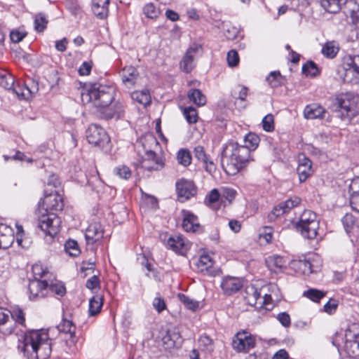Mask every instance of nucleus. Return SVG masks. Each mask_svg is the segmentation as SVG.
<instances>
[{
    "instance_id": "f257e3e1",
    "label": "nucleus",
    "mask_w": 359,
    "mask_h": 359,
    "mask_svg": "<svg viewBox=\"0 0 359 359\" xmlns=\"http://www.w3.org/2000/svg\"><path fill=\"white\" fill-rule=\"evenodd\" d=\"M114 93L115 89L112 86L93 83L82 90L81 98L84 104H92L107 118H118L124 111V107L118 101L111 104Z\"/></svg>"
},
{
    "instance_id": "2eb2a0df",
    "label": "nucleus",
    "mask_w": 359,
    "mask_h": 359,
    "mask_svg": "<svg viewBox=\"0 0 359 359\" xmlns=\"http://www.w3.org/2000/svg\"><path fill=\"white\" fill-rule=\"evenodd\" d=\"M179 200L182 202L189 200L196 194V187L192 181L181 180L176 184Z\"/></svg>"
},
{
    "instance_id": "a878e982",
    "label": "nucleus",
    "mask_w": 359,
    "mask_h": 359,
    "mask_svg": "<svg viewBox=\"0 0 359 359\" xmlns=\"http://www.w3.org/2000/svg\"><path fill=\"white\" fill-rule=\"evenodd\" d=\"M162 341L167 348H172L181 345L182 338L179 332L174 329L168 330L163 337Z\"/></svg>"
},
{
    "instance_id": "2f4dec72",
    "label": "nucleus",
    "mask_w": 359,
    "mask_h": 359,
    "mask_svg": "<svg viewBox=\"0 0 359 359\" xmlns=\"http://www.w3.org/2000/svg\"><path fill=\"white\" fill-rule=\"evenodd\" d=\"M266 264L269 270L276 273L285 266L284 259L278 255L269 257L266 260Z\"/></svg>"
},
{
    "instance_id": "c9c22d12",
    "label": "nucleus",
    "mask_w": 359,
    "mask_h": 359,
    "mask_svg": "<svg viewBox=\"0 0 359 359\" xmlns=\"http://www.w3.org/2000/svg\"><path fill=\"white\" fill-rule=\"evenodd\" d=\"M48 295L57 294L62 297L66 293V288L63 283L57 280H48Z\"/></svg>"
},
{
    "instance_id": "4468645a",
    "label": "nucleus",
    "mask_w": 359,
    "mask_h": 359,
    "mask_svg": "<svg viewBox=\"0 0 359 359\" xmlns=\"http://www.w3.org/2000/svg\"><path fill=\"white\" fill-rule=\"evenodd\" d=\"M301 202L298 197H294L287 200L285 202L280 203L275 206L271 212L268 215V219L270 222L276 220L278 217L288 212L291 209L297 206Z\"/></svg>"
},
{
    "instance_id": "4be33fe9",
    "label": "nucleus",
    "mask_w": 359,
    "mask_h": 359,
    "mask_svg": "<svg viewBox=\"0 0 359 359\" xmlns=\"http://www.w3.org/2000/svg\"><path fill=\"white\" fill-rule=\"evenodd\" d=\"M123 83L128 88H132L139 77V72L133 66L124 67L121 72Z\"/></svg>"
},
{
    "instance_id": "bf43d9fd",
    "label": "nucleus",
    "mask_w": 359,
    "mask_h": 359,
    "mask_svg": "<svg viewBox=\"0 0 359 359\" xmlns=\"http://www.w3.org/2000/svg\"><path fill=\"white\" fill-rule=\"evenodd\" d=\"M263 129L266 132H271L274 130V118L271 114H269L262 119Z\"/></svg>"
},
{
    "instance_id": "f03ea898",
    "label": "nucleus",
    "mask_w": 359,
    "mask_h": 359,
    "mask_svg": "<svg viewBox=\"0 0 359 359\" xmlns=\"http://www.w3.org/2000/svg\"><path fill=\"white\" fill-rule=\"evenodd\" d=\"M64 204L62 196L57 193H51L44 197L39 203L36 215L38 227L51 237L60 231L61 220L52 211L62 210Z\"/></svg>"
},
{
    "instance_id": "f704fd0d",
    "label": "nucleus",
    "mask_w": 359,
    "mask_h": 359,
    "mask_svg": "<svg viewBox=\"0 0 359 359\" xmlns=\"http://www.w3.org/2000/svg\"><path fill=\"white\" fill-rule=\"evenodd\" d=\"M167 247L177 253L183 255L186 252L185 244L181 237L169 238L167 241Z\"/></svg>"
},
{
    "instance_id": "4c0bfd02",
    "label": "nucleus",
    "mask_w": 359,
    "mask_h": 359,
    "mask_svg": "<svg viewBox=\"0 0 359 359\" xmlns=\"http://www.w3.org/2000/svg\"><path fill=\"white\" fill-rule=\"evenodd\" d=\"M259 137L255 133H250L245 136L243 147H246L249 150V153L254 151L259 143Z\"/></svg>"
},
{
    "instance_id": "774afa93",
    "label": "nucleus",
    "mask_w": 359,
    "mask_h": 359,
    "mask_svg": "<svg viewBox=\"0 0 359 359\" xmlns=\"http://www.w3.org/2000/svg\"><path fill=\"white\" fill-rule=\"evenodd\" d=\"M349 196L359 194V177L351 181L348 189Z\"/></svg>"
},
{
    "instance_id": "e433bc0d",
    "label": "nucleus",
    "mask_w": 359,
    "mask_h": 359,
    "mask_svg": "<svg viewBox=\"0 0 359 359\" xmlns=\"http://www.w3.org/2000/svg\"><path fill=\"white\" fill-rule=\"evenodd\" d=\"M188 98L197 106H203L206 103L205 95L198 89H191L188 93Z\"/></svg>"
},
{
    "instance_id": "f8f14e48",
    "label": "nucleus",
    "mask_w": 359,
    "mask_h": 359,
    "mask_svg": "<svg viewBox=\"0 0 359 359\" xmlns=\"http://www.w3.org/2000/svg\"><path fill=\"white\" fill-rule=\"evenodd\" d=\"M86 138L90 144L100 147H104L110 141L104 129L95 124L90 125L87 129Z\"/></svg>"
},
{
    "instance_id": "1a4fd4ad",
    "label": "nucleus",
    "mask_w": 359,
    "mask_h": 359,
    "mask_svg": "<svg viewBox=\"0 0 359 359\" xmlns=\"http://www.w3.org/2000/svg\"><path fill=\"white\" fill-rule=\"evenodd\" d=\"M344 83H359V55H349L344 59L342 70L339 72Z\"/></svg>"
},
{
    "instance_id": "c85d7f7f",
    "label": "nucleus",
    "mask_w": 359,
    "mask_h": 359,
    "mask_svg": "<svg viewBox=\"0 0 359 359\" xmlns=\"http://www.w3.org/2000/svg\"><path fill=\"white\" fill-rule=\"evenodd\" d=\"M325 112L326 111L323 107L313 104L305 107L304 114L307 119H315L323 118Z\"/></svg>"
},
{
    "instance_id": "9b49d317",
    "label": "nucleus",
    "mask_w": 359,
    "mask_h": 359,
    "mask_svg": "<svg viewBox=\"0 0 359 359\" xmlns=\"http://www.w3.org/2000/svg\"><path fill=\"white\" fill-rule=\"evenodd\" d=\"M256 340L250 332L242 330L238 332L233 337L231 346L238 353H248L255 346Z\"/></svg>"
},
{
    "instance_id": "a19ab883",
    "label": "nucleus",
    "mask_w": 359,
    "mask_h": 359,
    "mask_svg": "<svg viewBox=\"0 0 359 359\" xmlns=\"http://www.w3.org/2000/svg\"><path fill=\"white\" fill-rule=\"evenodd\" d=\"M177 160L179 164L187 167L191 163V155L187 149H180L177 154Z\"/></svg>"
},
{
    "instance_id": "69168bd1",
    "label": "nucleus",
    "mask_w": 359,
    "mask_h": 359,
    "mask_svg": "<svg viewBox=\"0 0 359 359\" xmlns=\"http://www.w3.org/2000/svg\"><path fill=\"white\" fill-rule=\"evenodd\" d=\"M338 306L337 301L333 299H330L325 305H324V311L329 313L332 314L334 312L337 307Z\"/></svg>"
},
{
    "instance_id": "72a5a7b5",
    "label": "nucleus",
    "mask_w": 359,
    "mask_h": 359,
    "mask_svg": "<svg viewBox=\"0 0 359 359\" xmlns=\"http://www.w3.org/2000/svg\"><path fill=\"white\" fill-rule=\"evenodd\" d=\"M347 0H321L322 6L329 13H335L340 11Z\"/></svg>"
},
{
    "instance_id": "680f3d73",
    "label": "nucleus",
    "mask_w": 359,
    "mask_h": 359,
    "mask_svg": "<svg viewBox=\"0 0 359 359\" xmlns=\"http://www.w3.org/2000/svg\"><path fill=\"white\" fill-rule=\"evenodd\" d=\"M27 36V32L20 29L12 30L10 33V38L12 42L19 43Z\"/></svg>"
},
{
    "instance_id": "e2e57ef3",
    "label": "nucleus",
    "mask_w": 359,
    "mask_h": 359,
    "mask_svg": "<svg viewBox=\"0 0 359 359\" xmlns=\"http://www.w3.org/2000/svg\"><path fill=\"white\" fill-rule=\"evenodd\" d=\"M227 62L230 67H236L239 62V56L235 50H231L227 53Z\"/></svg>"
},
{
    "instance_id": "c03bdc74",
    "label": "nucleus",
    "mask_w": 359,
    "mask_h": 359,
    "mask_svg": "<svg viewBox=\"0 0 359 359\" xmlns=\"http://www.w3.org/2000/svg\"><path fill=\"white\" fill-rule=\"evenodd\" d=\"M144 14L149 18H156L161 13V11L153 3L147 4L143 8Z\"/></svg>"
},
{
    "instance_id": "5fc2aeb1",
    "label": "nucleus",
    "mask_w": 359,
    "mask_h": 359,
    "mask_svg": "<svg viewBox=\"0 0 359 359\" xmlns=\"http://www.w3.org/2000/svg\"><path fill=\"white\" fill-rule=\"evenodd\" d=\"M114 172L121 179L128 180L131 177V171L126 165H119L114 168Z\"/></svg>"
},
{
    "instance_id": "aec40b11",
    "label": "nucleus",
    "mask_w": 359,
    "mask_h": 359,
    "mask_svg": "<svg viewBox=\"0 0 359 359\" xmlns=\"http://www.w3.org/2000/svg\"><path fill=\"white\" fill-rule=\"evenodd\" d=\"M242 287V280L233 276H226L222 279L221 283V287L224 293L226 295H231L239 291Z\"/></svg>"
},
{
    "instance_id": "20e7f679",
    "label": "nucleus",
    "mask_w": 359,
    "mask_h": 359,
    "mask_svg": "<svg viewBox=\"0 0 359 359\" xmlns=\"http://www.w3.org/2000/svg\"><path fill=\"white\" fill-rule=\"evenodd\" d=\"M253 161L249 150L237 142H230L223 148L221 164L229 175L237 174Z\"/></svg>"
},
{
    "instance_id": "473e14b6",
    "label": "nucleus",
    "mask_w": 359,
    "mask_h": 359,
    "mask_svg": "<svg viewBox=\"0 0 359 359\" xmlns=\"http://www.w3.org/2000/svg\"><path fill=\"white\" fill-rule=\"evenodd\" d=\"M205 203L214 210H218L222 203V196L217 189H212L205 197Z\"/></svg>"
},
{
    "instance_id": "09e8293b",
    "label": "nucleus",
    "mask_w": 359,
    "mask_h": 359,
    "mask_svg": "<svg viewBox=\"0 0 359 359\" xmlns=\"http://www.w3.org/2000/svg\"><path fill=\"white\" fill-rule=\"evenodd\" d=\"M325 295V293L324 292L316 289H309L304 292V296L315 302H318L320 299L324 297Z\"/></svg>"
},
{
    "instance_id": "dca6fc26",
    "label": "nucleus",
    "mask_w": 359,
    "mask_h": 359,
    "mask_svg": "<svg viewBox=\"0 0 359 359\" xmlns=\"http://www.w3.org/2000/svg\"><path fill=\"white\" fill-rule=\"evenodd\" d=\"M201 49V46L198 44H193L188 48L180 62V68L183 72L186 73L191 72L194 67V57Z\"/></svg>"
},
{
    "instance_id": "412c9836",
    "label": "nucleus",
    "mask_w": 359,
    "mask_h": 359,
    "mask_svg": "<svg viewBox=\"0 0 359 359\" xmlns=\"http://www.w3.org/2000/svg\"><path fill=\"white\" fill-rule=\"evenodd\" d=\"M194 156L200 161L203 162L205 169L209 173H212L216 170V166L214 162L206 154L204 148L202 146H196L194 149Z\"/></svg>"
},
{
    "instance_id": "bb28decb",
    "label": "nucleus",
    "mask_w": 359,
    "mask_h": 359,
    "mask_svg": "<svg viewBox=\"0 0 359 359\" xmlns=\"http://www.w3.org/2000/svg\"><path fill=\"white\" fill-rule=\"evenodd\" d=\"M182 227L187 232H196L200 228L198 218L194 214L186 212L184 213Z\"/></svg>"
},
{
    "instance_id": "393cba45",
    "label": "nucleus",
    "mask_w": 359,
    "mask_h": 359,
    "mask_svg": "<svg viewBox=\"0 0 359 359\" xmlns=\"http://www.w3.org/2000/svg\"><path fill=\"white\" fill-rule=\"evenodd\" d=\"M297 171L299 181L301 182H304L313 172L311 161L304 156L303 158H299V163L297 166Z\"/></svg>"
},
{
    "instance_id": "0e129e2a",
    "label": "nucleus",
    "mask_w": 359,
    "mask_h": 359,
    "mask_svg": "<svg viewBox=\"0 0 359 359\" xmlns=\"http://www.w3.org/2000/svg\"><path fill=\"white\" fill-rule=\"evenodd\" d=\"M277 319L285 327H288L290 326L291 320L288 313L285 312L280 313L277 316Z\"/></svg>"
},
{
    "instance_id": "ddd939ff",
    "label": "nucleus",
    "mask_w": 359,
    "mask_h": 359,
    "mask_svg": "<svg viewBox=\"0 0 359 359\" xmlns=\"http://www.w3.org/2000/svg\"><path fill=\"white\" fill-rule=\"evenodd\" d=\"M29 297L31 300H37L48 295V280H30L28 285Z\"/></svg>"
},
{
    "instance_id": "6e6552de",
    "label": "nucleus",
    "mask_w": 359,
    "mask_h": 359,
    "mask_svg": "<svg viewBox=\"0 0 359 359\" xmlns=\"http://www.w3.org/2000/svg\"><path fill=\"white\" fill-rule=\"evenodd\" d=\"M358 97L351 93L339 95L336 98V105L341 114V119L351 120L358 113Z\"/></svg>"
},
{
    "instance_id": "13d9d810",
    "label": "nucleus",
    "mask_w": 359,
    "mask_h": 359,
    "mask_svg": "<svg viewBox=\"0 0 359 359\" xmlns=\"http://www.w3.org/2000/svg\"><path fill=\"white\" fill-rule=\"evenodd\" d=\"M32 272L34 274V279L46 278L49 273L46 269H43L40 264H34L32 266Z\"/></svg>"
},
{
    "instance_id": "5701e85b",
    "label": "nucleus",
    "mask_w": 359,
    "mask_h": 359,
    "mask_svg": "<svg viewBox=\"0 0 359 359\" xmlns=\"http://www.w3.org/2000/svg\"><path fill=\"white\" fill-rule=\"evenodd\" d=\"M14 241L13 229L6 224H0V249L8 248Z\"/></svg>"
},
{
    "instance_id": "b1692460",
    "label": "nucleus",
    "mask_w": 359,
    "mask_h": 359,
    "mask_svg": "<svg viewBox=\"0 0 359 359\" xmlns=\"http://www.w3.org/2000/svg\"><path fill=\"white\" fill-rule=\"evenodd\" d=\"M57 329L60 333L68 335L71 344H74L76 341L75 337L76 326L72 320L63 318L57 325Z\"/></svg>"
},
{
    "instance_id": "39448f33",
    "label": "nucleus",
    "mask_w": 359,
    "mask_h": 359,
    "mask_svg": "<svg viewBox=\"0 0 359 359\" xmlns=\"http://www.w3.org/2000/svg\"><path fill=\"white\" fill-rule=\"evenodd\" d=\"M143 151H138L140 167L149 172L161 170L165 165L164 159L153 149L158 147V142L152 135L140 139Z\"/></svg>"
},
{
    "instance_id": "8fccbe9b",
    "label": "nucleus",
    "mask_w": 359,
    "mask_h": 359,
    "mask_svg": "<svg viewBox=\"0 0 359 359\" xmlns=\"http://www.w3.org/2000/svg\"><path fill=\"white\" fill-rule=\"evenodd\" d=\"M338 53V48L333 42H327L322 48V53L327 57L333 58Z\"/></svg>"
},
{
    "instance_id": "9d476101",
    "label": "nucleus",
    "mask_w": 359,
    "mask_h": 359,
    "mask_svg": "<svg viewBox=\"0 0 359 359\" xmlns=\"http://www.w3.org/2000/svg\"><path fill=\"white\" fill-rule=\"evenodd\" d=\"M0 86L6 90H13L18 97L24 99H28L29 95H34L39 90L38 84L33 83L30 88L26 86L20 94L18 91L13 88L14 79L13 75L7 72L0 73Z\"/></svg>"
},
{
    "instance_id": "6e6d98bb",
    "label": "nucleus",
    "mask_w": 359,
    "mask_h": 359,
    "mask_svg": "<svg viewBox=\"0 0 359 359\" xmlns=\"http://www.w3.org/2000/svg\"><path fill=\"white\" fill-rule=\"evenodd\" d=\"M236 194V191L231 188H224L222 191V203H224L225 206L226 202L224 199L228 201V203L230 204L231 201L235 198Z\"/></svg>"
},
{
    "instance_id": "7ed1b4c3",
    "label": "nucleus",
    "mask_w": 359,
    "mask_h": 359,
    "mask_svg": "<svg viewBox=\"0 0 359 359\" xmlns=\"http://www.w3.org/2000/svg\"><path fill=\"white\" fill-rule=\"evenodd\" d=\"M53 344L45 330H32L25 334L18 345L27 359H47L51 353Z\"/></svg>"
},
{
    "instance_id": "0eeeda50",
    "label": "nucleus",
    "mask_w": 359,
    "mask_h": 359,
    "mask_svg": "<svg viewBox=\"0 0 359 359\" xmlns=\"http://www.w3.org/2000/svg\"><path fill=\"white\" fill-rule=\"evenodd\" d=\"M343 348L349 358L359 359V324L352 323L346 329Z\"/></svg>"
},
{
    "instance_id": "c756f323",
    "label": "nucleus",
    "mask_w": 359,
    "mask_h": 359,
    "mask_svg": "<svg viewBox=\"0 0 359 359\" xmlns=\"http://www.w3.org/2000/svg\"><path fill=\"white\" fill-rule=\"evenodd\" d=\"M264 289H257L253 285L248 286L245 289L246 299L250 304H259V299H262V294L263 293Z\"/></svg>"
},
{
    "instance_id": "a18cd8bd",
    "label": "nucleus",
    "mask_w": 359,
    "mask_h": 359,
    "mask_svg": "<svg viewBox=\"0 0 359 359\" xmlns=\"http://www.w3.org/2000/svg\"><path fill=\"white\" fill-rule=\"evenodd\" d=\"M302 72L307 76L315 77L318 74L319 70L315 62L309 61L303 65Z\"/></svg>"
},
{
    "instance_id": "58836bf2",
    "label": "nucleus",
    "mask_w": 359,
    "mask_h": 359,
    "mask_svg": "<svg viewBox=\"0 0 359 359\" xmlns=\"http://www.w3.org/2000/svg\"><path fill=\"white\" fill-rule=\"evenodd\" d=\"M102 304V298L101 296H93L89 301V315L93 316L100 313Z\"/></svg>"
},
{
    "instance_id": "de8ad7c7",
    "label": "nucleus",
    "mask_w": 359,
    "mask_h": 359,
    "mask_svg": "<svg viewBox=\"0 0 359 359\" xmlns=\"http://www.w3.org/2000/svg\"><path fill=\"white\" fill-rule=\"evenodd\" d=\"M65 249L67 253L71 256L76 257L80 253L78 243L74 240H68L65 243Z\"/></svg>"
},
{
    "instance_id": "7c9ffc66",
    "label": "nucleus",
    "mask_w": 359,
    "mask_h": 359,
    "mask_svg": "<svg viewBox=\"0 0 359 359\" xmlns=\"http://www.w3.org/2000/svg\"><path fill=\"white\" fill-rule=\"evenodd\" d=\"M130 97L133 101L144 107L150 104L151 102L150 93L147 89L134 91L130 94Z\"/></svg>"
},
{
    "instance_id": "49530a36",
    "label": "nucleus",
    "mask_w": 359,
    "mask_h": 359,
    "mask_svg": "<svg viewBox=\"0 0 359 359\" xmlns=\"http://www.w3.org/2000/svg\"><path fill=\"white\" fill-rule=\"evenodd\" d=\"M180 300L184 304V306L191 311H196L199 306V303L194 299L189 298L184 294H178Z\"/></svg>"
},
{
    "instance_id": "052dcab7",
    "label": "nucleus",
    "mask_w": 359,
    "mask_h": 359,
    "mask_svg": "<svg viewBox=\"0 0 359 359\" xmlns=\"http://www.w3.org/2000/svg\"><path fill=\"white\" fill-rule=\"evenodd\" d=\"M280 76L279 72H271L266 78V81L272 88H276L280 84Z\"/></svg>"
},
{
    "instance_id": "423d86ee",
    "label": "nucleus",
    "mask_w": 359,
    "mask_h": 359,
    "mask_svg": "<svg viewBox=\"0 0 359 359\" xmlns=\"http://www.w3.org/2000/svg\"><path fill=\"white\" fill-rule=\"evenodd\" d=\"M297 231L305 238L313 240L318 234L319 220L315 212L304 210L296 224Z\"/></svg>"
},
{
    "instance_id": "3c124183",
    "label": "nucleus",
    "mask_w": 359,
    "mask_h": 359,
    "mask_svg": "<svg viewBox=\"0 0 359 359\" xmlns=\"http://www.w3.org/2000/svg\"><path fill=\"white\" fill-rule=\"evenodd\" d=\"M219 28L225 33L226 37L229 39H233L236 36L237 29L236 27L230 29L228 22H222L221 25H219Z\"/></svg>"
},
{
    "instance_id": "37998d69",
    "label": "nucleus",
    "mask_w": 359,
    "mask_h": 359,
    "mask_svg": "<svg viewBox=\"0 0 359 359\" xmlns=\"http://www.w3.org/2000/svg\"><path fill=\"white\" fill-rule=\"evenodd\" d=\"M294 265L304 275H309L315 271L313 266L309 260L301 259L295 262Z\"/></svg>"
},
{
    "instance_id": "864d4df0",
    "label": "nucleus",
    "mask_w": 359,
    "mask_h": 359,
    "mask_svg": "<svg viewBox=\"0 0 359 359\" xmlns=\"http://www.w3.org/2000/svg\"><path fill=\"white\" fill-rule=\"evenodd\" d=\"M248 89L247 87L238 85L233 90L232 95L236 99L245 101L248 95Z\"/></svg>"
},
{
    "instance_id": "338daca9",
    "label": "nucleus",
    "mask_w": 359,
    "mask_h": 359,
    "mask_svg": "<svg viewBox=\"0 0 359 359\" xmlns=\"http://www.w3.org/2000/svg\"><path fill=\"white\" fill-rule=\"evenodd\" d=\"M153 306L158 313H161L165 309V303L164 299L161 297H156L153 300Z\"/></svg>"
},
{
    "instance_id": "6ab92c4d",
    "label": "nucleus",
    "mask_w": 359,
    "mask_h": 359,
    "mask_svg": "<svg viewBox=\"0 0 359 359\" xmlns=\"http://www.w3.org/2000/svg\"><path fill=\"white\" fill-rule=\"evenodd\" d=\"M15 330V323L11 319V312L0 308V332L4 335H10Z\"/></svg>"
},
{
    "instance_id": "603ef678",
    "label": "nucleus",
    "mask_w": 359,
    "mask_h": 359,
    "mask_svg": "<svg viewBox=\"0 0 359 359\" xmlns=\"http://www.w3.org/2000/svg\"><path fill=\"white\" fill-rule=\"evenodd\" d=\"M48 20L46 17L41 13L36 15L34 19V28L37 32H43L46 27Z\"/></svg>"
},
{
    "instance_id": "f3484780",
    "label": "nucleus",
    "mask_w": 359,
    "mask_h": 359,
    "mask_svg": "<svg viewBox=\"0 0 359 359\" xmlns=\"http://www.w3.org/2000/svg\"><path fill=\"white\" fill-rule=\"evenodd\" d=\"M104 229L99 222L90 224L86 230L85 238L88 245L99 242L103 237Z\"/></svg>"
},
{
    "instance_id": "79ce46f5",
    "label": "nucleus",
    "mask_w": 359,
    "mask_h": 359,
    "mask_svg": "<svg viewBox=\"0 0 359 359\" xmlns=\"http://www.w3.org/2000/svg\"><path fill=\"white\" fill-rule=\"evenodd\" d=\"M11 312V319H13L15 325L18 323L22 326H25V318L23 311L18 306L13 307Z\"/></svg>"
},
{
    "instance_id": "4d7b16f0",
    "label": "nucleus",
    "mask_w": 359,
    "mask_h": 359,
    "mask_svg": "<svg viewBox=\"0 0 359 359\" xmlns=\"http://www.w3.org/2000/svg\"><path fill=\"white\" fill-rule=\"evenodd\" d=\"M344 229L348 233L354 226L355 219L352 214L346 213L341 219Z\"/></svg>"
},
{
    "instance_id": "a211bd4d",
    "label": "nucleus",
    "mask_w": 359,
    "mask_h": 359,
    "mask_svg": "<svg viewBox=\"0 0 359 359\" xmlns=\"http://www.w3.org/2000/svg\"><path fill=\"white\" fill-rule=\"evenodd\" d=\"M197 270L205 275L214 276L216 274V269L214 267V261L210 255L203 254L200 256L196 262Z\"/></svg>"
},
{
    "instance_id": "ea45409f",
    "label": "nucleus",
    "mask_w": 359,
    "mask_h": 359,
    "mask_svg": "<svg viewBox=\"0 0 359 359\" xmlns=\"http://www.w3.org/2000/svg\"><path fill=\"white\" fill-rule=\"evenodd\" d=\"M182 114L189 124L196 123L198 121V116L196 109L193 107H180Z\"/></svg>"
},
{
    "instance_id": "cd10ccee",
    "label": "nucleus",
    "mask_w": 359,
    "mask_h": 359,
    "mask_svg": "<svg viewBox=\"0 0 359 359\" xmlns=\"http://www.w3.org/2000/svg\"><path fill=\"white\" fill-rule=\"evenodd\" d=\"M109 0H92V10L95 15L101 19L108 15Z\"/></svg>"
}]
</instances>
